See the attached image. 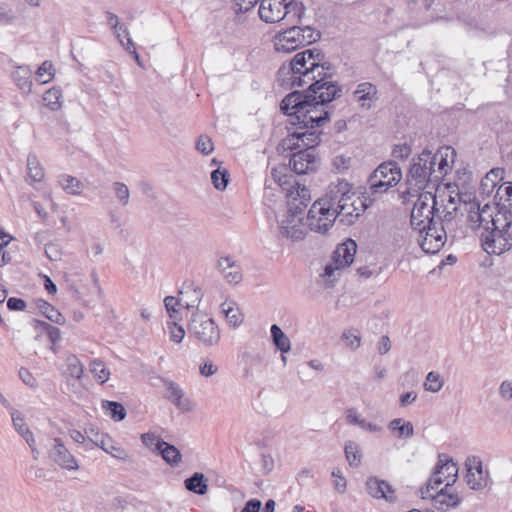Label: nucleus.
<instances>
[{
	"mask_svg": "<svg viewBox=\"0 0 512 512\" xmlns=\"http://www.w3.org/2000/svg\"><path fill=\"white\" fill-rule=\"evenodd\" d=\"M335 68L324 61L317 49H306L294 55L277 72L285 89L307 86L303 92L294 91L284 97L281 111L290 116V123L302 128L316 129L330 119V103L341 97L342 87L333 80Z\"/></svg>",
	"mask_w": 512,
	"mask_h": 512,
	"instance_id": "1",
	"label": "nucleus"
},
{
	"mask_svg": "<svg viewBox=\"0 0 512 512\" xmlns=\"http://www.w3.org/2000/svg\"><path fill=\"white\" fill-rule=\"evenodd\" d=\"M455 150L451 147L440 148L436 153L424 150L412 159L407 182L418 190L426 188L428 183H438L447 174L454 161Z\"/></svg>",
	"mask_w": 512,
	"mask_h": 512,
	"instance_id": "2",
	"label": "nucleus"
},
{
	"mask_svg": "<svg viewBox=\"0 0 512 512\" xmlns=\"http://www.w3.org/2000/svg\"><path fill=\"white\" fill-rule=\"evenodd\" d=\"M321 132L312 128H302L289 133L281 141L283 150L294 151L289 166L296 174H308L318 167V158L314 148L320 143Z\"/></svg>",
	"mask_w": 512,
	"mask_h": 512,
	"instance_id": "3",
	"label": "nucleus"
},
{
	"mask_svg": "<svg viewBox=\"0 0 512 512\" xmlns=\"http://www.w3.org/2000/svg\"><path fill=\"white\" fill-rule=\"evenodd\" d=\"M258 14L266 23H277L286 20L287 23L301 21L305 14L303 3L294 0H262Z\"/></svg>",
	"mask_w": 512,
	"mask_h": 512,
	"instance_id": "4",
	"label": "nucleus"
},
{
	"mask_svg": "<svg viewBox=\"0 0 512 512\" xmlns=\"http://www.w3.org/2000/svg\"><path fill=\"white\" fill-rule=\"evenodd\" d=\"M458 479V465L454 460L445 453L438 454L437 463L433 469L427 484L420 488L422 499L430 496V491L436 490L441 484L446 483L448 487H452Z\"/></svg>",
	"mask_w": 512,
	"mask_h": 512,
	"instance_id": "5",
	"label": "nucleus"
},
{
	"mask_svg": "<svg viewBox=\"0 0 512 512\" xmlns=\"http://www.w3.org/2000/svg\"><path fill=\"white\" fill-rule=\"evenodd\" d=\"M436 213H439L436 195L432 192H423L414 203L410 223L415 231H422L425 226L436 223Z\"/></svg>",
	"mask_w": 512,
	"mask_h": 512,
	"instance_id": "6",
	"label": "nucleus"
},
{
	"mask_svg": "<svg viewBox=\"0 0 512 512\" xmlns=\"http://www.w3.org/2000/svg\"><path fill=\"white\" fill-rule=\"evenodd\" d=\"M401 178L402 172L396 162H383L369 176V189L372 194H382L389 188L396 186Z\"/></svg>",
	"mask_w": 512,
	"mask_h": 512,
	"instance_id": "7",
	"label": "nucleus"
},
{
	"mask_svg": "<svg viewBox=\"0 0 512 512\" xmlns=\"http://www.w3.org/2000/svg\"><path fill=\"white\" fill-rule=\"evenodd\" d=\"M356 250L357 244L352 239H348L337 246L333 252L332 261L325 265L324 272L321 275V277L328 280L329 286L335 282L341 270L352 264Z\"/></svg>",
	"mask_w": 512,
	"mask_h": 512,
	"instance_id": "8",
	"label": "nucleus"
},
{
	"mask_svg": "<svg viewBox=\"0 0 512 512\" xmlns=\"http://www.w3.org/2000/svg\"><path fill=\"white\" fill-rule=\"evenodd\" d=\"M188 332L205 346L216 345L220 340V330L217 324L203 313L192 314Z\"/></svg>",
	"mask_w": 512,
	"mask_h": 512,
	"instance_id": "9",
	"label": "nucleus"
},
{
	"mask_svg": "<svg viewBox=\"0 0 512 512\" xmlns=\"http://www.w3.org/2000/svg\"><path fill=\"white\" fill-rule=\"evenodd\" d=\"M354 196L355 193L352 192L351 185L346 180L338 179L331 183L325 195L316 201L325 208H329V211L334 214L344 200H351Z\"/></svg>",
	"mask_w": 512,
	"mask_h": 512,
	"instance_id": "10",
	"label": "nucleus"
},
{
	"mask_svg": "<svg viewBox=\"0 0 512 512\" xmlns=\"http://www.w3.org/2000/svg\"><path fill=\"white\" fill-rule=\"evenodd\" d=\"M418 242L422 250L427 254H435L444 246L447 235L443 225H439L438 221L431 225L425 226V229L418 231Z\"/></svg>",
	"mask_w": 512,
	"mask_h": 512,
	"instance_id": "11",
	"label": "nucleus"
},
{
	"mask_svg": "<svg viewBox=\"0 0 512 512\" xmlns=\"http://www.w3.org/2000/svg\"><path fill=\"white\" fill-rule=\"evenodd\" d=\"M481 245L488 254L501 255L512 247V236L505 230H487L481 234Z\"/></svg>",
	"mask_w": 512,
	"mask_h": 512,
	"instance_id": "12",
	"label": "nucleus"
},
{
	"mask_svg": "<svg viewBox=\"0 0 512 512\" xmlns=\"http://www.w3.org/2000/svg\"><path fill=\"white\" fill-rule=\"evenodd\" d=\"M335 215L320 202L315 201L308 211L306 224L311 231L326 233L335 222Z\"/></svg>",
	"mask_w": 512,
	"mask_h": 512,
	"instance_id": "13",
	"label": "nucleus"
},
{
	"mask_svg": "<svg viewBox=\"0 0 512 512\" xmlns=\"http://www.w3.org/2000/svg\"><path fill=\"white\" fill-rule=\"evenodd\" d=\"M293 205V203L289 204L287 217L282 220L280 224V233L282 236L292 241H300L303 240L306 235L300 217L302 209L299 206H295L294 208Z\"/></svg>",
	"mask_w": 512,
	"mask_h": 512,
	"instance_id": "14",
	"label": "nucleus"
},
{
	"mask_svg": "<svg viewBox=\"0 0 512 512\" xmlns=\"http://www.w3.org/2000/svg\"><path fill=\"white\" fill-rule=\"evenodd\" d=\"M465 466L467 469L465 480L470 489L482 490L488 486L490 480L489 472L483 469V464L479 457H468Z\"/></svg>",
	"mask_w": 512,
	"mask_h": 512,
	"instance_id": "15",
	"label": "nucleus"
},
{
	"mask_svg": "<svg viewBox=\"0 0 512 512\" xmlns=\"http://www.w3.org/2000/svg\"><path fill=\"white\" fill-rule=\"evenodd\" d=\"M298 23L300 21H295L294 23L286 22L287 25L291 26L277 35L275 42L276 51L288 53L304 46L302 45Z\"/></svg>",
	"mask_w": 512,
	"mask_h": 512,
	"instance_id": "16",
	"label": "nucleus"
},
{
	"mask_svg": "<svg viewBox=\"0 0 512 512\" xmlns=\"http://www.w3.org/2000/svg\"><path fill=\"white\" fill-rule=\"evenodd\" d=\"M368 205L360 197L354 196L351 200H344L338 206L337 211L334 213L335 219L340 218V221L345 224H352L356 218L364 213Z\"/></svg>",
	"mask_w": 512,
	"mask_h": 512,
	"instance_id": "17",
	"label": "nucleus"
},
{
	"mask_svg": "<svg viewBox=\"0 0 512 512\" xmlns=\"http://www.w3.org/2000/svg\"><path fill=\"white\" fill-rule=\"evenodd\" d=\"M50 459L67 470H77L79 468L78 462L73 454L66 448L60 438H54L52 447L48 452Z\"/></svg>",
	"mask_w": 512,
	"mask_h": 512,
	"instance_id": "18",
	"label": "nucleus"
},
{
	"mask_svg": "<svg viewBox=\"0 0 512 512\" xmlns=\"http://www.w3.org/2000/svg\"><path fill=\"white\" fill-rule=\"evenodd\" d=\"M452 487L444 486L435 494L430 492L428 499H431L433 507L442 512H446L451 508H456L461 503V497L458 493L451 491Z\"/></svg>",
	"mask_w": 512,
	"mask_h": 512,
	"instance_id": "19",
	"label": "nucleus"
},
{
	"mask_svg": "<svg viewBox=\"0 0 512 512\" xmlns=\"http://www.w3.org/2000/svg\"><path fill=\"white\" fill-rule=\"evenodd\" d=\"M368 494L375 499H385L389 503L396 501L395 490L385 480L377 477H369L366 481Z\"/></svg>",
	"mask_w": 512,
	"mask_h": 512,
	"instance_id": "20",
	"label": "nucleus"
},
{
	"mask_svg": "<svg viewBox=\"0 0 512 512\" xmlns=\"http://www.w3.org/2000/svg\"><path fill=\"white\" fill-rule=\"evenodd\" d=\"M164 386L167 390L165 398L172 402L179 410L190 412L193 410V404L190 399L184 397L181 387L169 379H163Z\"/></svg>",
	"mask_w": 512,
	"mask_h": 512,
	"instance_id": "21",
	"label": "nucleus"
},
{
	"mask_svg": "<svg viewBox=\"0 0 512 512\" xmlns=\"http://www.w3.org/2000/svg\"><path fill=\"white\" fill-rule=\"evenodd\" d=\"M216 267L229 284H238L242 281L241 266L232 257H220Z\"/></svg>",
	"mask_w": 512,
	"mask_h": 512,
	"instance_id": "22",
	"label": "nucleus"
},
{
	"mask_svg": "<svg viewBox=\"0 0 512 512\" xmlns=\"http://www.w3.org/2000/svg\"><path fill=\"white\" fill-rule=\"evenodd\" d=\"M377 87L370 82H363L358 84L356 90L353 92L354 100L359 103L361 108L369 110L372 103L377 101Z\"/></svg>",
	"mask_w": 512,
	"mask_h": 512,
	"instance_id": "23",
	"label": "nucleus"
},
{
	"mask_svg": "<svg viewBox=\"0 0 512 512\" xmlns=\"http://www.w3.org/2000/svg\"><path fill=\"white\" fill-rule=\"evenodd\" d=\"M156 451L162 456L163 460L172 467L178 466L182 461L181 452L172 444L164 440H158Z\"/></svg>",
	"mask_w": 512,
	"mask_h": 512,
	"instance_id": "24",
	"label": "nucleus"
},
{
	"mask_svg": "<svg viewBox=\"0 0 512 512\" xmlns=\"http://www.w3.org/2000/svg\"><path fill=\"white\" fill-rule=\"evenodd\" d=\"M179 294L181 303H183L187 309L197 308L203 297L202 290L192 283L184 286Z\"/></svg>",
	"mask_w": 512,
	"mask_h": 512,
	"instance_id": "25",
	"label": "nucleus"
},
{
	"mask_svg": "<svg viewBox=\"0 0 512 512\" xmlns=\"http://www.w3.org/2000/svg\"><path fill=\"white\" fill-rule=\"evenodd\" d=\"M497 212L494 214L492 229L508 231L512 224V208L507 207L505 203H498Z\"/></svg>",
	"mask_w": 512,
	"mask_h": 512,
	"instance_id": "26",
	"label": "nucleus"
},
{
	"mask_svg": "<svg viewBox=\"0 0 512 512\" xmlns=\"http://www.w3.org/2000/svg\"><path fill=\"white\" fill-rule=\"evenodd\" d=\"M292 190H288V197L291 198L288 205L293 203V207L299 206L302 210L304 207L307 206V203L310 201V192L309 190L300 183L294 181L293 184H291Z\"/></svg>",
	"mask_w": 512,
	"mask_h": 512,
	"instance_id": "27",
	"label": "nucleus"
},
{
	"mask_svg": "<svg viewBox=\"0 0 512 512\" xmlns=\"http://www.w3.org/2000/svg\"><path fill=\"white\" fill-rule=\"evenodd\" d=\"M185 488L198 495H205L208 491V479L201 472H195L184 481Z\"/></svg>",
	"mask_w": 512,
	"mask_h": 512,
	"instance_id": "28",
	"label": "nucleus"
},
{
	"mask_svg": "<svg viewBox=\"0 0 512 512\" xmlns=\"http://www.w3.org/2000/svg\"><path fill=\"white\" fill-rule=\"evenodd\" d=\"M388 428L397 438H411L414 435L412 423L402 418H396L390 421Z\"/></svg>",
	"mask_w": 512,
	"mask_h": 512,
	"instance_id": "29",
	"label": "nucleus"
},
{
	"mask_svg": "<svg viewBox=\"0 0 512 512\" xmlns=\"http://www.w3.org/2000/svg\"><path fill=\"white\" fill-rule=\"evenodd\" d=\"M270 332L272 342L281 352V354L289 352L291 348V342L288 336L282 331V329L277 324H273L270 328Z\"/></svg>",
	"mask_w": 512,
	"mask_h": 512,
	"instance_id": "30",
	"label": "nucleus"
},
{
	"mask_svg": "<svg viewBox=\"0 0 512 512\" xmlns=\"http://www.w3.org/2000/svg\"><path fill=\"white\" fill-rule=\"evenodd\" d=\"M221 312L232 326H238L243 321V316L234 301H225L221 304Z\"/></svg>",
	"mask_w": 512,
	"mask_h": 512,
	"instance_id": "31",
	"label": "nucleus"
},
{
	"mask_svg": "<svg viewBox=\"0 0 512 512\" xmlns=\"http://www.w3.org/2000/svg\"><path fill=\"white\" fill-rule=\"evenodd\" d=\"M36 303L39 311L50 321L59 325H63L65 323V317L50 303L42 299L37 300Z\"/></svg>",
	"mask_w": 512,
	"mask_h": 512,
	"instance_id": "32",
	"label": "nucleus"
},
{
	"mask_svg": "<svg viewBox=\"0 0 512 512\" xmlns=\"http://www.w3.org/2000/svg\"><path fill=\"white\" fill-rule=\"evenodd\" d=\"M98 446L117 459H128V453L120 446H117L108 435L101 436L100 444Z\"/></svg>",
	"mask_w": 512,
	"mask_h": 512,
	"instance_id": "33",
	"label": "nucleus"
},
{
	"mask_svg": "<svg viewBox=\"0 0 512 512\" xmlns=\"http://www.w3.org/2000/svg\"><path fill=\"white\" fill-rule=\"evenodd\" d=\"M27 169L29 179L33 182H41L44 179L45 173L38 158L34 154H29L27 157Z\"/></svg>",
	"mask_w": 512,
	"mask_h": 512,
	"instance_id": "34",
	"label": "nucleus"
},
{
	"mask_svg": "<svg viewBox=\"0 0 512 512\" xmlns=\"http://www.w3.org/2000/svg\"><path fill=\"white\" fill-rule=\"evenodd\" d=\"M102 408L114 421H122L126 417L125 407L116 401H102Z\"/></svg>",
	"mask_w": 512,
	"mask_h": 512,
	"instance_id": "35",
	"label": "nucleus"
},
{
	"mask_svg": "<svg viewBox=\"0 0 512 512\" xmlns=\"http://www.w3.org/2000/svg\"><path fill=\"white\" fill-rule=\"evenodd\" d=\"M16 85L24 91H31V71L28 67H18L13 74Z\"/></svg>",
	"mask_w": 512,
	"mask_h": 512,
	"instance_id": "36",
	"label": "nucleus"
},
{
	"mask_svg": "<svg viewBox=\"0 0 512 512\" xmlns=\"http://www.w3.org/2000/svg\"><path fill=\"white\" fill-rule=\"evenodd\" d=\"M59 183L62 188L71 195H78L84 189L83 183L77 178L70 175H62L59 178Z\"/></svg>",
	"mask_w": 512,
	"mask_h": 512,
	"instance_id": "37",
	"label": "nucleus"
},
{
	"mask_svg": "<svg viewBox=\"0 0 512 512\" xmlns=\"http://www.w3.org/2000/svg\"><path fill=\"white\" fill-rule=\"evenodd\" d=\"M62 90L59 87H53L46 91L43 96L44 104L52 111L61 108Z\"/></svg>",
	"mask_w": 512,
	"mask_h": 512,
	"instance_id": "38",
	"label": "nucleus"
},
{
	"mask_svg": "<svg viewBox=\"0 0 512 512\" xmlns=\"http://www.w3.org/2000/svg\"><path fill=\"white\" fill-rule=\"evenodd\" d=\"M345 456L350 466L358 467L361 464V449L354 441H347L344 447Z\"/></svg>",
	"mask_w": 512,
	"mask_h": 512,
	"instance_id": "39",
	"label": "nucleus"
},
{
	"mask_svg": "<svg viewBox=\"0 0 512 512\" xmlns=\"http://www.w3.org/2000/svg\"><path fill=\"white\" fill-rule=\"evenodd\" d=\"M90 371L100 384H104L109 379L110 371L99 359L91 361Z\"/></svg>",
	"mask_w": 512,
	"mask_h": 512,
	"instance_id": "40",
	"label": "nucleus"
},
{
	"mask_svg": "<svg viewBox=\"0 0 512 512\" xmlns=\"http://www.w3.org/2000/svg\"><path fill=\"white\" fill-rule=\"evenodd\" d=\"M230 180V174L226 169L216 168L211 173V181L217 190H224Z\"/></svg>",
	"mask_w": 512,
	"mask_h": 512,
	"instance_id": "41",
	"label": "nucleus"
},
{
	"mask_svg": "<svg viewBox=\"0 0 512 512\" xmlns=\"http://www.w3.org/2000/svg\"><path fill=\"white\" fill-rule=\"evenodd\" d=\"M444 385V380L438 372L431 371L426 376L424 388L426 391L437 393Z\"/></svg>",
	"mask_w": 512,
	"mask_h": 512,
	"instance_id": "42",
	"label": "nucleus"
},
{
	"mask_svg": "<svg viewBox=\"0 0 512 512\" xmlns=\"http://www.w3.org/2000/svg\"><path fill=\"white\" fill-rule=\"evenodd\" d=\"M66 365H67V373L69 374V376L76 378V379L82 378V375L84 372V367H83L82 363L80 362V360L78 359V357H76L73 354L67 356Z\"/></svg>",
	"mask_w": 512,
	"mask_h": 512,
	"instance_id": "43",
	"label": "nucleus"
},
{
	"mask_svg": "<svg viewBox=\"0 0 512 512\" xmlns=\"http://www.w3.org/2000/svg\"><path fill=\"white\" fill-rule=\"evenodd\" d=\"M341 339L345 342L346 346L351 350H356L361 344V335L357 329H347L342 333Z\"/></svg>",
	"mask_w": 512,
	"mask_h": 512,
	"instance_id": "44",
	"label": "nucleus"
},
{
	"mask_svg": "<svg viewBox=\"0 0 512 512\" xmlns=\"http://www.w3.org/2000/svg\"><path fill=\"white\" fill-rule=\"evenodd\" d=\"M467 221L473 230L482 227L481 207L478 203L474 202L470 204Z\"/></svg>",
	"mask_w": 512,
	"mask_h": 512,
	"instance_id": "45",
	"label": "nucleus"
},
{
	"mask_svg": "<svg viewBox=\"0 0 512 512\" xmlns=\"http://www.w3.org/2000/svg\"><path fill=\"white\" fill-rule=\"evenodd\" d=\"M37 81L41 84L48 83L54 77L53 65L50 61H44L36 71Z\"/></svg>",
	"mask_w": 512,
	"mask_h": 512,
	"instance_id": "46",
	"label": "nucleus"
},
{
	"mask_svg": "<svg viewBox=\"0 0 512 512\" xmlns=\"http://www.w3.org/2000/svg\"><path fill=\"white\" fill-rule=\"evenodd\" d=\"M112 187L117 200L122 206H126L129 203L130 198V191L128 186L123 182L117 181L113 183Z\"/></svg>",
	"mask_w": 512,
	"mask_h": 512,
	"instance_id": "47",
	"label": "nucleus"
},
{
	"mask_svg": "<svg viewBox=\"0 0 512 512\" xmlns=\"http://www.w3.org/2000/svg\"><path fill=\"white\" fill-rule=\"evenodd\" d=\"M495 210H496V207L491 206L489 204H485L483 207H481V222H482V228L484 229L483 232H487V230H491Z\"/></svg>",
	"mask_w": 512,
	"mask_h": 512,
	"instance_id": "48",
	"label": "nucleus"
},
{
	"mask_svg": "<svg viewBox=\"0 0 512 512\" xmlns=\"http://www.w3.org/2000/svg\"><path fill=\"white\" fill-rule=\"evenodd\" d=\"M300 36L302 37V45H310L320 38V33L309 25L299 26Z\"/></svg>",
	"mask_w": 512,
	"mask_h": 512,
	"instance_id": "49",
	"label": "nucleus"
},
{
	"mask_svg": "<svg viewBox=\"0 0 512 512\" xmlns=\"http://www.w3.org/2000/svg\"><path fill=\"white\" fill-rule=\"evenodd\" d=\"M106 17H107L108 24L115 31V34H116L117 38L119 39L120 43L122 45H124V42L121 38L120 31H123L128 36V34H129L128 29L120 23L119 18L116 14H114L112 12H107Z\"/></svg>",
	"mask_w": 512,
	"mask_h": 512,
	"instance_id": "50",
	"label": "nucleus"
},
{
	"mask_svg": "<svg viewBox=\"0 0 512 512\" xmlns=\"http://www.w3.org/2000/svg\"><path fill=\"white\" fill-rule=\"evenodd\" d=\"M195 148L203 155H209L214 150V144L208 135L202 134L198 137Z\"/></svg>",
	"mask_w": 512,
	"mask_h": 512,
	"instance_id": "51",
	"label": "nucleus"
},
{
	"mask_svg": "<svg viewBox=\"0 0 512 512\" xmlns=\"http://www.w3.org/2000/svg\"><path fill=\"white\" fill-rule=\"evenodd\" d=\"M10 415L13 426L20 435H23L26 432L25 430H30L25 423L23 415L18 410L10 408Z\"/></svg>",
	"mask_w": 512,
	"mask_h": 512,
	"instance_id": "52",
	"label": "nucleus"
},
{
	"mask_svg": "<svg viewBox=\"0 0 512 512\" xmlns=\"http://www.w3.org/2000/svg\"><path fill=\"white\" fill-rule=\"evenodd\" d=\"M39 327L46 332L51 343L56 344L61 340V331L59 328L43 321H38Z\"/></svg>",
	"mask_w": 512,
	"mask_h": 512,
	"instance_id": "53",
	"label": "nucleus"
},
{
	"mask_svg": "<svg viewBox=\"0 0 512 512\" xmlns=\"http://www.w3.org/2000/svg\"><path fill=\"white\" fill-rule=\"evenodd\" d=\"M176 321L177 320L173 319L172 322L167 323L170 334V340L175 343H181L185 336V330L182 326L178 325Z\"/></svg>",
	"mask_w": 512,
	"mask_h": 512,
	"instance_id": "54",
	"label": "nucleus"
},
{
	"mask_svg": "<svg viewBox=\"0 0 512 512\" xmlns=\"http://www.w3.org/2000/svg\"><path fill=\"white\" fill-rule=\"evenodd\" d=\"M456 211V206H454L451 210H449L447 206H444L443 210L439 209V213H436V220L438 221V224L443 225L444 223L451 222L455 217Z\"/></svg>",
	"mask_w": 512,
	"mask_h": 512,
	"instance_id": "55",
	"label": "nucleus"
},
{
	"mask_svg": "<svg viewBox=\"0 0 512 512\" xmlns=\"http://www.w3.org/2000/svg\"><path fill=\"white\" fill-rule=\"evenodd\" d=\"M164 304H165L167 312L169 313V317L171 319L178 320V317H177L178 311L176 310L175 307L178 305H183V303H181V301H180V298L177 299L173 296H167L164 299Z\"/></svg>",
	"mask_w": 512,
	"mask_h": 512,
	"instance_id": "56",
	"label": "nucleus"
},
{
	"mask_svg": "<svg viewBox=\"0 0 512 512\" xmlns=\"http://www.w3.org/2000/svg\"><path fill=\"white\" fill-rule=\"evenodd\" d=\"M285 171H286V167H284V166L279 167V168H274L271 171V176L274 179V181L277 182L282 187L284 185L290 184L289 179L292 178V176H287L286 174H284Z\"/></svg>",
	"mask_w": 512,
	"mask_h": 512,
	"instance_id": "57",
	"label": "nucleus"
},
{
	"mask_svg": "<svg viewBox=\"0 0 512 512\" xmlns=\"http://www.w3.org/2000/svg\"><path fill=\"white\" fill-rule=\"evenodd\" d=\"M259 0H233L236 13H246L250 11Z\"/></svg>",
	"mask_w": 512,
	"mask_h": 512,
	"instance_id": "58",
	"label": "nucleus"
},
{
	"mask_svg": "<svg viewBox=\"0 0 512 512\" xmlns=\"http://www.w3.org/2000/svg\"><path fill=\"white\" fill-rule=\"evenodd\" d=\"M497 195L500 197V200L505 203L507 207L512 208V184L508 183L504 188L500 187L498 189Z\"/></svg>",
	"mask_w": 512,
	"mask_h": 512,
	"instance_id": "59",
	"label": "nucleus"
},
{
	"mask_svg": "<svg viewBox=\"0 0 512 512\" xmlns=\"http://www.w3.org/2000/svg\"><path fill=\"white\" fill-rule=\"evenodd\" d=\"M411 154V148L407 144L395 145L392 150V156L396 159H406Z\"/></svg>",
	"mask_w": 512,
	"mask_h": 512,
	"instance_id": "60",
	"label": "nucleus"
},
{
	"mask_svg": "<svg viewBox=\"0 0 512 512\" xmlns=\"http://www.w3.org/2000/svg\"><path fill=\"white\" fill-rule=\"evenodd\" d=\"M199 371L202 376L209 377L218 371V367L214 365L211 360L206 359L202 364H200Z\"/></svg>",
	"mask_w": 512,
	"mask_h": 512,
	"instance_id": "61",
	"label": "nucleus"
},
{
	"mask_svg": "<svg viewBox=\"0 0 512 512\" xmlns=\"http://www.w3.org/2000/svg\"><path fill=\"white\" fill-rule=\"evenodd\" d=\"M19 377L27 386L31 388H35L37 386V381L35 377L31 374V372L26 368H20Z\"/></svg>",
	"mask_w": 512,
	"mask_h": 512,
	"instance_id": "62",
	"label": "nucleus"
},
{
	"mask_svg": "<svg viewBox=\"0 0 512 512\" xmlns=\"http://www.w3.org/2000/svg\"><path fill=\"white\" fill-rule=\"evenodd\" d=\"M45 254L51 261H58L61 258V251L58 245L49 243L45 246Z\"/></svg>",
	"mask_w": 512,
	"mask_h": 512,
	"instance_id": "63",
	"label": "nucleus"
},
{
	"mask_svg": "<svg viewBox=\"0 0 512 512\" xmlns=\"http://www.w3.org/2000/svg\"><path fill=\"white\" fill-rule=\"evenodd\" d=\"M499 393L501 397L505 400L512 399V382L505 380L501 383L499 388Z\"/></svg>",
	"mask_w": 512,
	"mask_h": 512,
	"instance_id": "64",
	"label": "nucleus"
}]
</instances>
